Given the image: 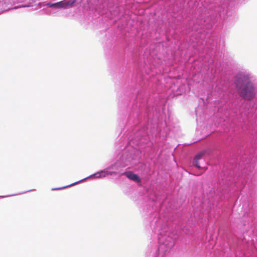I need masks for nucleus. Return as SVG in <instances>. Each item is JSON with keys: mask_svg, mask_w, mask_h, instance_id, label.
<instances>
[{"mask_svg": "<svg viewBox=\"0 0 257 257\" xmlns=\"http://www.w3.org/2000/svg\"><path fill=\"white\" fill-rule=\"evenodd\" d=\"M234 83L237 92L243 98L251 100L255 97V88L249 74L238 73L235 76Z\"/></svg>", "mask_w": 257, "mask_h": 257, "instance_id": "f257e3e1", "label": "nucleus"}, {"mask_svg": "<svg viewBox=\"0 0 257 257\" xmlns=\"http://www.w3.org/2000/svg\"><path fill=\"white\" fill-rule=\"evenodd\" d=\"M208 150H204L202 152H199L198 154H197L193 161V164L197 168L200 169L201 167L199 165V160L205 154L209 153Z\"/></svg>", "mask_w": 257, "mask_h": 257, "instance_id": "f03ea898", "label": "nucleus"}, {"mask_svg": "<svg viewBox=\"0 0 257 257\" xmlns=\"http://www.w3.org/2000/svg\"><path fill=\"white\" fill-rule=\"evenodd\" d=\"M125 175L130 179L136 181L137 182H141V180L140 177L137 174H134L131 172L125 173Z\"/></svg>", "mask_w": 257, "mask_h": 257, "instance_id": "7ed1b4c3", "label": "nucleus"}, {"mask_svg": "<svg viewBox=\"0 0 257 257\" xmlns=\"http://www.w3.org/2000/svg\"><path fill=\"white\" fill-rule=\"evenodd\" d=\"M63 8H65L68 7H71L76 2V0H70L68 1H63Z\"/></svg>", "mask_w": 257, "mask_h": 257, "instance_id": "20e7f679", "label": "nucleus"}, {"mask_svg": "<svg viewBox=\"0 0 257 257\" xmlns=\"http://www.w3.org/2000/svg\"><path fill=\"white\" fill-rule=\"evenodd\" d=\"M63 2L62 1L54 3V4H48L47 5L50 7L56 8H63Z\"/></svg>", "mask_w": 257, "mask_h": 257, "instance_id": "39448f33", "label": "nucleus"}]
</instances>
